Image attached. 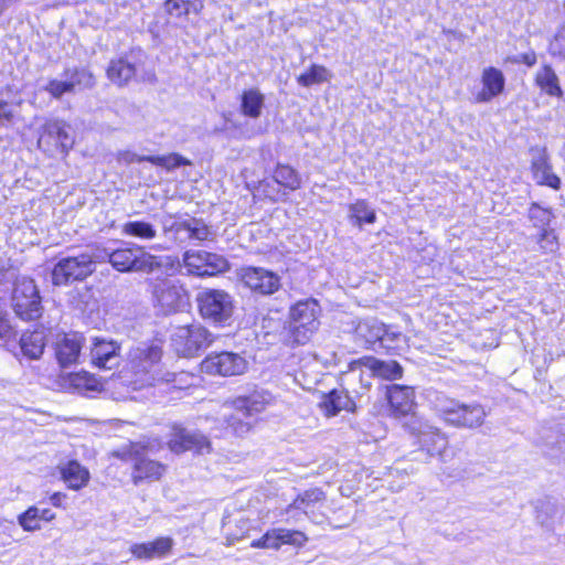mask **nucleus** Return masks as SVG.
<instances>
[{"mask_svg": "<svg viewBox=\"0 0 565 565\" xmlns=\"http://www.w3.org/2000/svg\"><path fill=\"white\" fill-rule=\"evenodd\" d=\"M161 358L162 350L157 344H142L131 349L128 361L121 370L125 382L134 390L152 386L159 382L172 383L174 387H181L178 379L182 382V379L189 375L162 373Z\"/></svg>", "mask_w": 565, "mask_h": 565, "instance_id": "1", "label": "nucleus"}, {"mask_svg": "<svg viewBox=\"0 0 565 565\" xmlns=\"http://www.w3.org/2000/svg\"><path fill=\"white\" fill-rule=\"evenodd\" d=\"M95 252L98 263L107 260L120 273L142 271L148 274H168L179 266L177 257L174 256L152 255L147 253L142 247L136 245L125 246L117 249L97 248Z\"/></svg>", "mask_w": 565, "mask_h": 565, "instance_id": "2", "label": "nucleus"}, {"mask_svg": "<svg viewBox=\"0 0 565 565\" xmlns=\"http://www.w3.org/2000/svg\"><path fill=\"white\" fill-rule=\"evenodd\" d=\"M431 404L437 415L447 425L457 428H478L484 423L487 416L482 405L465 404L441 393L435 395Z\"/></svg>", "mask_w": 565, "mask_h": 565, "instance_id": "3", "label": "nucleus"}, {"mask_svg": "<svg viewBox=\"0 0 565 565\" xmlns=\"http://www.w3.org/2000/svg\"><path fill=\"white\" fill-rule=\"evenodd\" d=\"M156 445L150 443L130 444L121 451L114 452V456L134 461L132 481L139 484L143 480H159L166 472V466L159 461L146 457L147 451H154Z\"/></svg>", "mask_w": 565, "mask_h": 565, "instance_id": "4", "label": "nucleus"}, {"mask_svg": "<svg viewBox=\"0 0 565 565\" xmlns=\"http://www.w3.org/2000/svg\"><path fill=\"white\" fill-rule=\"evenodd\" d=\"M318 303L311 300L297 302L290 309L287 323L288 341L295 344H305L318 330Z\"/></svg>", "mask_w": 565, "mask_h": 565, "instance_id": "5", "label": "nucleus"}, {"mask_svg": "<svg viewBox=\"0 0 565 565\" xmlns=\"http://www.w3.org/2000/svg\"><path fill=\"white\" fill-rule=\"evenodd\" d=\"M96 263H98L96 252L63 257L53 267L52 282L55 286H65L74 281H83L95 271Z\"/></svg>", "mask_w": 565, "mask_h": 565, "instance_id": "6", "label": "nucleus"}, {"mask_svg": "<svg viewBox=\"0 0 565 565\" xmlns=\"http://www.w3.org/2000/svg\"><path fill=\"white\" fill-rule=\"evenodd\" d=\"M213 342L212 333L199 323L180 326L171 337L174 351L184 358H192Z\"/></svg>", "mask_w": 565, "mask_h": 565, "instance_id": "7", "label": "nucleus"}, {"mask_svg": "<svg viewBox=\"0 0 565 565\" xmlns=\"http://www.w3.org/2000/svg\"><path fill=\"white\" fill-rule=\"evenodd\" d=\"M200 315L215 323L226 322L233 315L232 296L222 289L205 288L196 295Z\"/></svg>", "mask_w": 565, "mask_h": 565, "instance_id": "8", "label": "nucleus"}, {"mask_svg": "<svg viewBox=\"0 0 565 565\" xmlns=\"http://www.w3.org/2000/svg\"><path fill=\"white\" fill-rule=\"evenodd\" d=\"M12 308L23 320H35L42 315L39 290L33 279L20 277L15 279L12 290Z\"/></svg>", "mask_w": 565, "mask_h": 565, "instance_id": "9", "label": "nucleus"}, {"mask_svg": "<svg viewBox=\"0 0 565 565\" xmlns=\"http://www.w3.org/2000/svg\"><path fill=\"white\" fill-rule=\"evenodd\" d=\"M407 427L418 438L422 450L426 451L430 457H438L441 461H446L448 438L445 433L415 416L411 418Z\"/></svg>", "mask_w": 565, "mask_h": 565, "instance_id": "10", "label": "nucleus"}, {"mask_svg": "<svg viewBox=\"0 0 565 565\" xmlns=\"http://www.w3.org/2000/svg\"><path fill=\"white\" fill-rule=\"evenodd\" d=\"M151 294L154 302L164 312L174 311L183 307L188 301V292L184 286L175 279L168 277L151 280Z\"/></svg>", "mask_w": 565, "mask_h": 565, "instance_id": "11", "label": "nucleus"}, {"mask_svg": "<svg viewBox=\"0 0 565 565\" xmlns=\"http://www.w3.org/2000/svg\"><path fill=\"white\" fill-rule=\"evenodd\" d=\"M63 77L49 81L44 87L53 98L60 99L65 94H75L77 89L92 88L95 85L94 75L87 68H67Z\"/></svg>", "mask_w": 565, "mask_h": 565, "instance_id": "12", "label": "nucleus"}, {"mask_svg": "<svg viewBox=\"0 0 565 565\" xmlns=\"http://www.w3.org/2000/svg\"><path fill=\"white\" fill-rule=\"evenodd\" d=\"M168 447L174 454L194 451L202 455L211 451V443L206 436L198 430H190L179 425L172 427Z\"/></svg>", "mask_w": 565, "mask_h": 565, "instance_id": "13", "label": "nucleus"}, {"mask_svg": "<svg viewBox=\"0 0 565 565\" xmlns=\"http://www.w3.org/2000/svg\"><path fill=\"white\" fill-rule=\"evenodd\" d=\"M241 280L253 292L262 296L273 295L281 286L280 277L263 267L242 268Z\"/></svg>", "mask_w": 565, "mask_h": 565, "instance_id": "14", "label": "nucleus"}, {"mask_svg": "<svg viewBox=\"0 0 565 565\" xmlns=\"http://www.w3.org/2000/svg\"><path fill=\"white\" fill-rule=\"evenodd\" d=\"M245 369V359L233 352L210 354L202 362V370L211 375L233 376L242 374Z\"/></svg>", "mask_w": 565, "mask_h": 565, "instance_id": "15", "label": "nucleus"}, {"mask_svg": "<svg viewBox=\"0 0 565 565\" xmlns=\"http://www.w3.org/2000/svg\"><path fill=\"white\" fill-rule=\"evenodd\" d=\"M52 142L61 149L62 153H66L73 147L74 139L71 136V126L64 120L50 119L44 124L43 132L38 141L39 147H50ZM45 150H49V148Z\"/></svg>", "mask_w": 565, "mask_h": 565, "instance_id": "16", "label": "nucleus"}, {"mask_svg": "<svg viewBox=\"0 0 565 565\" xmlns=\"http://www.w3.org/2000/svg\"><path fill=\"white\" fill-rule=\"evenodd\" d=\"M84 340V337L77 332L56 334L54 351L62 367H68L79 362Z\"/></svg>", "mask_w": 565, "mask_h": 565, "instance_id": "17", "label": "nucleus"}, {"mask_svg": "<svg viewBox=\"0 0 565 565\" xmlns=\"http://www.w3.org/2000/svg\"><path fill=\"white\" fill-rule=\"evenodd\" d=\"M531 169L534 180L541 185H547L554 190L561 186V179L552 172L546 148H531Z\"/></svg>", "mask_w": 565, "mask_h": 565, "instance_id": "18", "label": "nucleus"}, {"mask_svg": "<svg viewBox=\"0 0 565 565\" xmlns=\"http://www.w3.org/2000/svg\"><path fill=\"white\" fill-rule=\"evenodd\" d=\"M164 233L182 231L188 233L189 239L205 241L212 235L211 228L199 218H191L184 221H175L172 216H164L162 220Z\"/></svg>", "mask_w": 565, "mask_h": 565, "instance_id": "19", "label": "nucleus"}, {"mask_svg": "<svg viewBox=\"0 0 565 565\" xmlns=\"http://www.w3.org/2000/svg\"><path fill=\"white\" fill-rule=\"evenodd\" d=\"M90 356L97 367L111 370L119 364V345L115 341L95 339Z\"/></svg>", "mask_w": 565, "mask_h": 565, "instance_id": "20", "label": "nucleus"}, {"mask_svg": "<svg viewBox=\"0 0 565 565\" xmlns=\"http://www.w3.org/2000/svg\"><path fill=\"white\" fill-rule=\"evenodd\" d=\"M356 366H364L375 376L385 380L402 377L403 369L396 361H382L373 356H364L351 363V370Z\"/></svg>", "mask_w": 565, "mask_h": 565, "instance_id": "21", "label": "nucleus"}, {"mask_svg": "<svg viewBox=\"0 0 565 565\" xmlns=\"http://www.w3.org/2000/svg\"><path fill=\"white\" fill-rule=\"evenodd\" d=\"M271 396L266 391H255L249 395L238 396L231 406L235 412L242 413L244 417H250L265 411L270 403Z\"/></svg>", "mask_w": 565, "mask_h": 565, "instance_id": "22", "label": "nucleus"}, {"mask_svg": "<svg viewBox=\"0 0 565 565\" xmlns=\"http://www.w3.org/2000/svg\"><path fill=\"white\" fill-rule=\"evenodd\" d=\"M118 160L125 163L147 161L152 164L163 167L167 170L190 164L188 159L178 153H170L167 156H138L131 151H121L118 153Z\"/></svg>", "mask_w": 565, "mask_h": 565, "instance_id": "23", "label": "nucleus"}, {"mask_svg": "<svg viewBox=\"0 0 565 565\" xmlns=\"http://www.w3.org/2000/svg\"><path fill=\"white\" fill-rule=\"evenodd\" d=\"M387 397L396 416L408 415L415 407V393L411 386L394 384L390 386Z\"/></svg>", "mask_w": 565, "mask_h": 565, "instance_id": "24", "label": "nucleus"}, {"mask_svg": "<svg viewBox=\"0 0 565 565\" xmlns=\"http://www.w3.org/2000/svg\"><path fill=\"white\" fill-rule=\"evenodd\" d=\"M319 407L326 416L331 417L341 411H354L355 404L344 390L334 388L322 396Z\"/></svg>", "mask_w": 565, "mask_h": 565, "instance_id": "25", "label": "nucleus"}, {"mask_svg": "<svg viewBox=\"0 0 565 565\" xmlns=\"http://www.w3.org/2000/svg\"><path fill=\"white\" fill-rule=\"evenodd\" d=\"M62 480L72 490H81L86 487L90 475L86 467L82 466L77 460H68L58 466Z\"/></svg>", "mask_w": 565, "mask_h": 565, "instance_id": "26", "label": "nucleus"}, {"mask_svg": "<svg viewBox=\"0 0 565 565\" xmlns=\"http://www.w3.org/2000/svg\"><path fill=\"white\" fill-rule=\"evenodd\" d=\"M483 89L478 94V102H489L503 92L505 78L503 73L495 67H487L482 72Z\"/></svg>", "mask_w": 565, "mask_h": 565, "instance_id": "27", "label": "nucleus"}, {"mask_svg": "<svg viewBox=\"0 0 565 565\" xmlns=\"http://www.w3.org/2000/svg\"><path fill=\"white\" fill-rule=\"evenodd\" d=\"M172 544V539L159 537L153 542L134 544L130 546V552L135 557L139 559L163 557L170 552Z\"/></svg>", "mask_w": 565, "mask_h": 565, "instance_id": "28", "label": "nucleus"}, {"mask_svg": "<svg viewBox=\"0 0 565 565\" xmlns=\"http://www.w3.org/2000/svg\"><path fill=\"white\" fill-rule=\"evenodd\" d=\"M177 260L179 259L177 258ZM205 260L206 250L189 249L183 253L182 262H178L179 266H177L173 270L164 275L170 276L171 274L175 273L180 267H183L186 270V275L205 277V274H203V269L205 268Z\"/></svg>", "mask_w": 565, "mask_h": 565, "instance_id": "29", "label": "nucleus"}, {"mask_svg": "<svg viewBox=\"0 0 565 565\" xmlns=\"http://www.w3.org/2000/svg\"><path fill=\"white\" fill-rule=\"evenodd\" d=\"M265 106V95L258 88H249L241 95V113L252 119L262 116Z\"/></svg>", "mask_w": 565, "mask_h": 565, "instance_id": "30", "label": "nucleus"}, {"mask_svg": "<svg viewBox=\"0 0 565 565\" xmlns=\"http://www.w3.org/2000/svg\"><path fill=\"white\" fill-rule=\"evenodd\" d=\"M136 74V67L124 57L111 60L107 67V76L118 86L126 85Z\"/></svg>", "mask_w": 565, "mask_h": 565, "instance_id": "31", "label": "nucleus"}, {"mask_svg": "<svg viewBox=\"0 0 565 565\" xmlns=\"http://www.w3.org/2000/svg\"><path fill=\"white\" fill-rule=\"evenodd\" d=\"M326 500L324 492L319 488H313L306 490L300 493L291 504L288 505L287 512L291 510H300L306 515L310 516L313 513L315 507L317 503H320Z\"/></svg>", "mask_w": 565, "mask_h": 565, "instance_id": "32", "label": "nucleus"}, {"mask_svg": "<svg viewBox=\"0 0 565 565\" xmlns=\"http://www.w3.org/2000/svg\"><path fill=\"white\" fill-rule=\"evenodd\" d=\"M356 335L365 341L369 345L379 343L385 335V324L376 319H366L361 321L355 328Z\"/></svg>", "mask_w": 565, "mask_h": 565, "instance_id": "33", "label": "nucleus"}, {"mask_svg": "<svg viewBox=\"0 0 565 565\" xmlns=\"http://www.w3.org/2000/svg\"><path fill=\"white\" fill-rule=\"evenodd\" d=\"M21 351L24 356L38 360L42 356L45 342L42 331L25 332L20 339Z\"/></svg>", "mask_w": 565, "mask_h": 565, "instance_id": "34", "label": "nucleus"}, {"mask_svg": "<svg viewBox=\"0 0 565 565\" xmlns=\"http://www.w3.org/2000/svg\"><path fill=\"white\" fill-rule=\"evenodd\" d=\"M14 277L13 270H6L0 274V300L6 296L9 291V286L7 282ZM12 333V327L8 319V311L6 309V303L0 301V338H9Z\"/></svg>", "mask_w": 565, "mask_h": 565, "instance_id": "35", "label": "nucleus"}, {"mask_svg": "<svg viewBox=\"0 0 565 565\" xmlns=\"http://www.w3.org/2000/svg\"><path fill=\"white\" fill-rule=\"evenodd\" d=\"M121 233L141 241L153 239L157 236V230L151 223L139 220L124 223Z\"/></svg>", "mask_w": 565, "mask_h": 565, "instance_id": "36", "label": "nucleus"}, {"mask_svg": "<svg viewBox=\"0 0 565 565\" xmlns=\"http://www.w3.org/2000/svg\"><path fill=\"white\" fill-rule=\"evenodd\" d=\"M536 84L544 90L546 94L551 96H561L562 89L558 84V77L551 66H543L537 73L535 77Z\"/></svg>", "mask_w": 565, "mask_h": 565, "instance_id": "37", "label": "nucleus"}, {"mask_svg": "<svg viewBox=\"0 0 565 565\" xmlns=\"http://www.w3.org/2000/svg\"><path fill=\"white\" fill-rule=\"evenodd\" d=\"M349 211L350 218L358 226H362L363 223L373 224L376 220L375 211L364 200L351 204Z\"/></svg>", "mask_w": 565, "mask_h": 565, "instance_id": "38", "label": "nucleus"}, {"mask_svg": "<svg viewBox=\"0 0 565 565\" xmlns=\"http://www.w3.org/2000/svg\"><path fill=\"white\" fill-rule=\"evenodd\" d=\"M274 179L289 190L299 189L301 183L298 172L288 164H278L274 172Z\"/></svg>", "mask_w": 565, "mask_h": 565, "instance_id": "39", "label": "nucleus"}, {"mask_svg": "<svg viewBox=\"0 0 565 565\" xmlns=\"http://www.w3.org/2000/svg\"><path fill=\"white\" fill-rule=\"evenodd\" d=\"M330 78L331 73L328 68L322 65L313 64L307 72L300 74L297 81L300 85L309 87L315 84L328 82Z\"/></svg>", "mask_w": 565, "mask_h": 565, "instance_id": "40", "label": "nucleus"}, {"mask_svg": "<svg viewBox=\"0 0 565 565\" xmlns=\"http://www.w3.org/2000/svg\"><path fill=\"white\" fill-rule=\"evenodd\" d=\"M228 269L230 263L224 256L206 252L205 268L203 269L205 276H214Z\"/></svg>", "mask_w": 565, "mask_h": 565, "instance_id": "41", "label": "nucleus"}, {"mask_svg": "<svg viewBox=\"0 0 565 565\" xmlns=\"http://www.w3.org/2000/svg\"><path fill=\"white\" fill-rule=\"evenodd\" d=\"M277 530L279 533L280 545L287 544L296 547H302L308 541V537L301 531L282 527H278Z\"/></svg>", "mask_w": 565, "mask_h": 565, "instance_id": "42", "label": "nucleus"}, {"mask_svg": "<svg viewBox=\"0 0 565 565\" xmlns=\"http://www.w3.org/2000/svg\"><path fill=\"white\" fill-rule=\"evenodd\" d=\"M236 527L237 530L233 531L228 522L224 523V529L226 530L227 533L228 545H232L234 544V542L247 536L249 531L252 530V522L248 519L242 518L237 521Z\"/></svg>", "mask_w": 565, "mask_h": 565, "instance_id": "43", "label": "nucleus"}, {"mask_svg": "<svg viewBox=\"0 0 565 565\" xmlns=\"http://www.w3.org/2000/svg\"><path fill=\"white\" fill-rule=\"evenodd\" d=\"M20 526L28 532L41 529L40 519L38 516V507L32 505L25 512L18 516Z\"/></svg>", "mask_w": 565, "mask_h": 565, "instance_id": "44", "label": "nucleus"}, {"mask_svg": "<svg viewBox=\"0 0 565 565\" xmlns=\"http://www.w3.org/2000/svg\"><path fill=\"white\" fill-rule=\"evenodd\" d=\"M250 546L254 548H271L279 550L280 548V539L277 529H273L267 531L260 539L254 540L250 543Z\"/></svg>", "mask_w": 565, "mask_h": 565, "instance_id": "45", "label": "nucleus"}, {"mask_svg": "<svg viewBox=\"0 0 565 565\" xmlns=\"http://www.w3.org/2000/svg\"><path fill=\"white\" fill-rule=\"evenodd\" d=\"M242 413L236 412V414H224V417L227 423V428H230L233 434L237 436H244L250 430V423L244 420L241 417Z\"/></svg>", "mask_w": 565, "mask_h": 565, "instance_id": "46", "label": "nucleus"}, {"mask_svg": "<svg viewBox=\"0 0 565 565\" xmlns=\"http://www.w3.org/2000/svg\"><path fill=\"white\" fill-rule=\"evenodd\" d=\"M529 217L534 226L544 228L547 226L552 218L551 211L541 207L537 203H532L529 210Z\"/></svg>", "mask_w": 565, "mask_h": 565, "instance_id": "47", "label": "nucleus"}, {"mask_svg": "<svg viewBox=\"0 0 565 565\" xmlns=\"http://www.w3.org/2000/svg\"><path fill=\"white\" fill-rule=\"evenodd\" d=\"M406 337L396 330L385 326V335L381 341V347L385 349H395L401 345L402 342H405Z\"/></svg>", "mask_w": 565, "mask_h": 565, "instance_id": "48", "label": "nucleus"}, {"mask_svg": "<svg viewBox=\"0 0 565 565\" xmlns=\"http://www.w3.org/2000/svg\"><path fill=\"white\" fill-rule=\"evenodd\" d=\"M166 10L175 17L189 14L193 3L185 0H167Z\"/></svg>", "mask_w": 565, "mask_h": 565, "instance_id": "49", "label": "nucleus"}, {"mask_svg": "<svg viewBox=\"0 0 565 565\" xmlns=\"http://www.w3.org/2000/svg\"><path fill=\"white\" fill-rule=\"evenodd\" d=\"M539 245L544 253H554L558 244L553 231L544 230L540 236Z\"/></svg>", "mask_w": 565, "mask_h": 565, "instance_id": "50", "label": "nucleus"}, {"mask_svg": "<svg viewBox=\"0 0 565 565\" xmlns=\"http://www.w3.org/2000/svg\"><path fill=\"white\" fill-rule=\"evenodd\" d=\"M550 52L552 55H557L565 60V25L558 30L554 40L551 42Z\"/></svg>", "mask_w": 565, "mask_h": 565, "instance_id": "51", "label": "nucleus"}, {"mask_svg": "<svg viewBox=\"0 0 565 565\" xmlns=\"http://www.w3.org/2000/svg\"><path fill=\"white\" fill-rule=\"evenodd\" d=\"M537 519H540L543 524L547 522V516L553 518L558 513L557 507L550 501H542L540 505H537Z\"/></svg>", "mask_w": 565, "mask_h": 565, "instance_id": "52", "label": "nucleus"}, {"mask_svg": "<svg viewBox=\"0 0 565 565\" xmlns=\"http://www.w3.org/2000/svg\"><path fill=\"white\" fill-rule=\"evenodd\" d=\"M74 383L76 386L84 385L89 391L99 390V383L90 375H77Z\"/></svg>", "mask_w": 565, "mask_h": 565, "instance_id": "53", "label": "nucleus"}, {"mask_svg": "<svg viewBox=\"0 0 565 565\" xmlns=\"http://www.w3.org/2000/svg\"><path fill=\"white\" fill-rule=\"evenodd\" d=\"M13 116V107L11 104L0 98V121H10Z\"/></svg>", "mask_w": 565, "mask_h": 565, "instance_id": "54", "label": "nucleus"}, {"mask_svg": "<svg viewBox=\"0 0 565 565\" xmlns=\"http://www.w3.org/2000/svg\"><path fill=\"white\" fill-rule=\"evenodd\" d=\"M38 516L40 521H46L50 522L55 519V513L51 509H40L38 508Z\"/></svg>", "mask_w": 565, "mask_h": 565, "instance_id": "55", "label": "nucleus"}, {"mask_svg": "<svg viewBox=\"0 0 565 565\" xmlns=\"http://www.w3.org/2000/svg\"><path fill=\"white\" fill-rule=\"evenodd\" d=\"M520 61L527 66H533L536 63V55L534 52L524 53L520 55Z\"/></svg>", "mask_w": 565, "mask_h": 565, "instance_id": "56", "label": "nucleus"}, {"mask_svg": "<svg viewBox=\"0 0 565 565\" xmlns=\"http://www.w3.org/2000/svg\"><path fill=\"white\" fill-rule=\"evenodd\" d=\"M66 495L62 492H55L50 497V501L54 507H61Z\"/></svg>", "mask_w": 565, "mask_h": 565, "instance_id": "57", "label": "nucleus"}, {"mask_svg": "<svg viewBox=\"0 0 565 565\" xmlns=\"http://www.w3.org/2000/svg\"><path fill=\"white\" fill-rule=\"evenodd\" d=\"M557 445L559 446V448H562V446L565 445V439H559L557 441Z\"/></svg>", "mask_w": 565, "mask_h": 565, "instance_id": "58", "label": "nucleus"}, {"mask_svg": "<svg viewBox=\"0 0 565 565\" xmlns=\"http://www.w3.org/2000/svg\"><path fill=\"white\" fill-rule=\"evenodd\" d=\"M564 10H565V1H564Z\"/></svg>", "mask_w": 565, "mask_h": 565, "instance_id": "59", "label": "nucleus"}]
</instances>
